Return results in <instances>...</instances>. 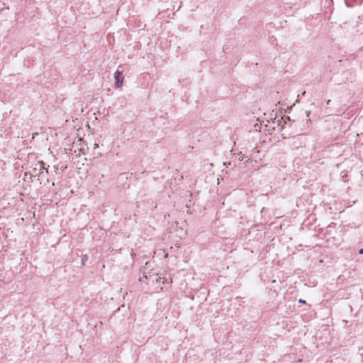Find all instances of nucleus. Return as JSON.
Here are the masks:
<instances>
[{"label":"nucleus","instance_id":"obj_1","mask_svg":"<svg viewBox=\"0 0 363 363\" xmlns=\"http://www.w3.org/2000/svg\"><path fill=\"white\" fill-rule=\"evenodd\" d=\"M114 78L116 79V82H115L116 88H118V87L121 86L123 84V72L117 69V71L114 73Z\"/></svg>","mask_w":363,"mask_h":363},{"label":"nucleus","instance_id":"obj_2","mask_svg":"<svg viewBox=\"0 0 363 363\" xmlns=\"http://www.w3.org/2000/svg\"><path fill=\"white\" fill-rule=\"evenodd\" d=\"M298 301H299V303H306V301L304 300H302V299H299Z\"/></svg>","mask_w":363,"mask_h":363},{"label":"nucleus","instance_id":"obj_3","mask_svg":"<svg viewBox=\"0 0 363 363\" xmlns=\"http://www.w3.org/2000/svg\"><path fill=\"white\" fill-rule=\"evenodd\" d=\"M359 254H363V249H360V250H359Z\"/></svg>","mask_w":363,"mask_h":363},{"label":"nucleus","instance_id":"obj_4","mask_svg":"<svg viewBox=\"0 0 363 363\" xmlns=\"http://www.w3.org/2000/svg\"><path fill=\"white\" fill-rule=\"evenodd\" d=\"M330 100H328V101H327V104H329V103H330Z\"/></svg>","mask_w":363,"mask_h":363}]
</instances>
